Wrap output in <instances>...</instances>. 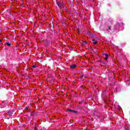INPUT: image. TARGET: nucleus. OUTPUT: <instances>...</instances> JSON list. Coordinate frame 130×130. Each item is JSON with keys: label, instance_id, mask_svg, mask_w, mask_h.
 Returning a JSON list of instances; mask_svg holds the SVG:
<instances>
[{"label": "nucleus", "instance_id": "nucleus-2", "mask_svg": "<svg viewBox=\"0 0 130 130\" xmlns=\"http://www.w3.org/2000/svg\"><path fill=\"white\" fill-rule=\"evenodd\" d=\"M76 68H77V65L75 64H73L70 66V69H72V70L76 69Z\"/></svg>", "mask_w": 130, "mask_h": 130}, {"label": "nucleus", "instance_id": "nucleus-12", "mask_svg": "<svg viewBox=\"0 0 130 130\" xmlns=\"http://www.w3.org/2000/svg\"><path fill=\"white\" fill-rule=\"evenodd\" d=\"M25 110H28V111L30 110V109H29V108H28V107L25 108Z\"/></svg>", "mask_w": 130, "mask_h": 130}, {"label": "nucleus", "instance_id": "nucleus-8", "mask_svg": "<svg viewBox=\"0 0 130 130\" xmlns=\"http://www.w3.org/2000/svg\"><path fill=\"white\" fill-rule=\"evenodd\" d=\"M5 45H8V46H11V45H12V44L10 43H5Z\"/></svg>", "mask_w": 130, "mask_h": 130}, {"label": "nucleus", "instance_id": "nucleus-9", "mask_svg": "<svg viewBox=\"0 0 130 130\" xmlns=\"http://www.w3.org/2000/svg\"><path fill=\"white\" fill-rule=\"evenodd\" d=\"M90 37L94 38V37H95V35L91 34V35H90Z\"/></svg>", "mask_w": 130, "mask_h": 130}, {"label": "nucleus", "instance_id": "nucleus-18", "mask_svg": "<svg viewBox=\"0 0 130 130\" xmlns=\"http://www.w3.org/2000/svg\"><path fill=\"white\" fill-rule=\"evenodd\" d=\"M92 41L95 42L96 41L94 39H92Z\"/></svg>", "mask_w": 130, "mask_h": 130}, {"label": "nucleus", "instance_id": "nucleus-1", "mask_svg": "<svg viewBox=\"0 0 130 130\" xmlns=\"http://www.w3.org/2000/svg\"><path fill=\"white\" fill-rule=\"evenodd\" d=\"M37 116V113L33 111L31 113H30V116Z\"/></svg>", "mask_w": 130, "mask_h": 130}, {"label": "nucleus", "instance_id": "nucleus-3", "mask_svg": "<svg viewBox=\"0 0 130 130\" xmlns=\"http://www.w3.org/2000/svg\"><path fill=\"white\" fill-rule=\"evenodd\" d=\"M67 111H69V112H73V113H77V111H75V110H73L72 109H67Z\"/></svg>", "mask_w": 130, "mask_h": 130}, {"label": "nucleus", "instance_id": "nucleus-7", "mask_svg": "<svg viewBox=\"0 0 130 130\" xmlns=\"http://www.w3.org/2000/svg\"><path fill=\"white\" fill-rule=\"evenodd\" d=\"M35 130H40V129L38 128V125L36 124L35 127Z\"/></svg>", "mask_w": 130, "mask_h": 130}, {"label": "nucleus", "instance_id": "nucleus-5", "mask_svg": "<svg viewBox=\"0 0 130 130\" xmlns=\"http://www.w3.org/2000/svg\"><path fill=\"white\" fill-rule=\"evenodd\" d=\"M57 5L59 7V8H61L62 7V4L60 3H57Z\"/></svg>", "mask_w": 130, "mask_h": 130}, {"label": "nucleus", "instance_id": "nucleus-16", "mask_svg": "<svg viewBox=\"0 0 130 130\" xmlns=\"http://www.w3.org/2000/svg\"><path fill=\"white\" fill-rule=\"evenodd\" d=\"M108 29L109 30H111V27H110V26H108Z\"/></svg>", "mask_w": 130, "mask_h": 130}, {"label": "nucleus", "instance_id": "nucleus-15", "mask_svg": "<svg viewBox=\"0 0 130 130\" xmlns=\"http://www.w3.org/2000/svg\"><path fill=\"white\" fill-rule=\"evenodd\" d=\"M32 68L33 69H35V68H36V66H33L32 67Z\"/></svg>", "mask_w": 130, "mask_h": 130}, {"label": "nucleus", "instance_id": "nucleus-19", "mask_svg": "<svg viewBox=\"0 0 130 130\" xmlns=\"http://www.w3.org/2000/svg\"><path fill=\"white\" fill-rule=\"evenodd\" d=\"M1 42H2V40H0V43H1Z\"/></svg>", "mask_w": 130, "mask_h": 130}, {"label": "nucleus", "instance_id": "nucleus-17", "mask_svg": "<svg viewBox=\"0 0 130 130\" xmlns=\"http://www.w3.org/2000/svg\"><path fill=\"white\" fill-rule=\"evenodd\" d=\"M83 78H84V76L83 75H82V78L83 79Z\"/></svg>", "mask_w": 130, "mask_h": 130}, {"label": "nucleus", "instance_id": "nucleus-6", "mask_svg": "<svg viewBox=\"0 0 130 130\" xmlns=\"http://www.w3.org/2000/svg\"><path fill=\"white\" fill-rule=\"evenodd\" d=\"M104 55H105V59L107 60L108 59V54H104Z\"/></svg>", "mask_w": 130, "mask_h": 130}, {"label": "nucleus", "instance_id": "nucleus-4", "mask_svg": "<svg viewBox=\"0 0 130 130\" xmlns=\"http://www.w3.org/2000/svg\"><path fill=\"white\" fill-rule=\"evenodd\" d=\"M8 115H9V116L13 115V112H12L11 111H9L8 113Z\"/></svg>", "mask_w": 130, "mask_h": 130}, {"label": "nucleus", "instance_id": "nucleus-11", "mask_svg": "<svg viewBox=\"0 0 130 130\" xmlns=\"http://www.w3.org/2000/svg\"><path fill=\"white\" fill-rule=\"evenodd\" d=\"M92 44H94V45L97 44V41H95V42H92Z\"/></svg>", "mask_w": 130, "mask_h": 130}, {"label": "nucleus", "instance_id": "nucleus-10", "mask_svg": "<svg viewBox=\"0 0 130 130\" xmlns=\"http://www.w3.org/2000/svg\"><path fill=\"white\" fill-rule=\"evenodd\" d=\"M87 43H88L87 42V41H84V42H83V45H85V44H87Z\"/></svg>", "mask_w": 130, "mask_h": 130}, {"label": "nucleus", "instance_id": "nucleus-14", "mask_svg": "<svg viewBox=\"0 0 130 130\" xmlns=\"http://www.w3.org/2000/svg\"><path fill=\"white\" fill-rule=\"evenodd\" d=\"M77 32L80 34V29L79 28L77 29Z\"/></svg>", "mask_w": 130, "mask_h": 130}, {"label": "nucleus", "instance_id": "nucleus-13", "mask_svg": "<svg viewBox=\"0 0 130 130\" xmlns=\"http://www.w3.org/2000/svg\"><path fill=\"white\" fill-rule=\"evenodd\" d=\"M88 35H89V36H90V35H91V32L88 31Z\"/></svg>", "mask_w": 130, "mask_h": 130}]
</instances>
